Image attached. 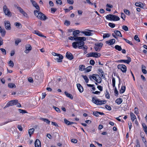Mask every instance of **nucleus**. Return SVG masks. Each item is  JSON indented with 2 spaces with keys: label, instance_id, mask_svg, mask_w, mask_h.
Masks as SVG:
<instances>
[{
  "label": "nucleus",
  "instance_id": "obj_61",
  "mask_svg": "<svg viewBox=\"0 0 147 147\" xmlns=\"http://www.w3.org/2000/svg\"><path fill=\"white\" fill-rule=\"evenodd\" d=\"M56 2L57 4L61 5L62 4V2L61 0H56Z\"/></svg>",
  "mask_w": 147,
  "mask_h": 147
},
{
  "label": "nucleus",
  "instance_id": "obj_54",
  "mask_svg": "<svg viewBox=\"0 0 147 147\" xmlns=\"http://www.w3.org/2000/svg\"><path fill=\"white\" fill-rule=\"evenodd\" d=\"M16 26L18 28H20V26H21V24L20 23L18 22H16L15 23Z\"/></svg>",
  "mask_w": 147,
  "mask_h": 147
},
{
  "label": "nucleus",
  "instance_id": "obj_18",
  "mask_svg": "<svg viewBox=\"0 0 147 147\" xmlns=\"http://www.w3.org/2000/svg\"><path fill=\"white\" fill-rule=\"evenodd\" d=\"M77 88L79 92L82 93L84 91V89L82 86L80 84H77Z\"/></svg>",
  "mask_w": 147,
  "mask_h": 147
},
{
  "label": "nucleus",
  "instance_id": "obj_33",
  "mask_svg": "<svg viewBox=\"0 0 147 147\" xmlns=\"http://www.w3.org/2000/svg\"><path fill=\"white\" fill-rule=\"evenodd\" d=\"M0 32L2 35L4 36L5 34V31L4 29H2L0 26Z\"/></svg>",
  "mask_w": 147,
  "mask_h": 147
},
{
  "label": "nucleus",
  "instance_id": "obj_12",
  "mask_svg": "<svg viewBox=\"0 0 147 147\" xmlns=\"http://www.w3.org/2000/svg\"><path fill=\"white\" fill-rule=\"evenodd\" d=\"M127 58L128 59L127 60L121 59L119 60L118 61V62L120 63H126L127 64H129L131 61V59L129 57H127Z\"/></svg>",
  "mask_w": 147,
  "mask_h": 147
},
{
  "label": "nucleus",
  "instance_id": "obj_26",
  "mask_svg": "<svg viewBox=\"0 0 147 147\" xmlns=\"http://www.w3.org/2000/svg\"><path fill=\"white\" fill-rule=\"evenodd\" d=\"M115 102L117 104L120 105L122 102V100L121 98H119L116 100Z\"/></svg>",
  "mask_w": 147,
  "mask_h": 147
},
{
  "label": "nucleus",
  "instance_id": "obj_13",
  "mask_svg": "<svg viewBox=\"0 0 147 147\" xmlns=\"http://www.w3.org/2000/svg\"><path fill=\"white\" fill-rule=\"evenodd\" d=\"M5 26L6 29L8 30H9L11 29L10 24L9 22L8 21H5L4 22Z\"/></svg>",
  "mask_w": 147,
  "mask_h": 147
},
{
  "label": "nucleus",
  "instance_id": "obj_43",
  "mask_svg": "<svg viewBox=\"0 0 147 147\" xmlns=\"http://www.w3.org/2000/svg\"><path fill=\"white\" fill-rule=\"evenodd\" d=\"M105 107L107 109L109 110H111V107L109 105H105Z\"/></svg>",
  "mask_w": 147,
  "mask_h": 147
},
{
  "label": "nucleus",
  "instance_id": "obj_19",
  "mask_svg": "<svg viewBox=\"0 0 147 147\" xmlns=\"http://www.w3.org/2000/svg\"><path fill=\"white\" fill-rule=\"evenodd\" d=\"M58 55H59L57 56V57L55 58V59L58 62H61L62 61V59L63 58V57L61 54Z\"/></svg>",
  "mask_w": 147,
  "mask_h": 147
},
{
  "label": "nucleus",
  "instance_id": "obj_35",
  "mask_svg": "<svg viewBox=\"0 0 147 147\" xmlns=\"http://www.w3.org/2000/svg\"><path fill=\"white\" fill-rule=\"evenodd\" d=\"M82 77L84 79V80H85L86 83H88V82L89 80L88 77L86 76L82 75Z\"/></svg>",
  "mask_w": 147,
  "mask_h": 147
},
{
  "label": "nucleus",
  "instance_id": "obj_20",
  "mask_svg": "<svg viewBox=\"0 0 147 147\" xmlns=\"http://www.w3.org/2000/svg\"><path fill=\"white\" fill-rule=\"evenodd\" d=\"M33 33L34 34H36L39 36L46 38V37L45 36L43 35L41 32L38 31L34 30L33 32Z\"/></svg>",
  "mask_w": 147,
  "mask_h": 147
},
{
  "label": "nucleus",
  "instance_id": "obj_9",
  "mask_svg": "<svg viewBox=\"0 0 147 147\" xmlns=\"http://www.w3.org/2000/svg\"><path fill=\"white\" fill-rule=\"evenodd\" d=\"M87 55H88V57H93L97 58L100 57L101 54L98 53L92 52L88 54Z\"/></svg>",
  "mask_w": 147,
  "mask_h": 147
},
{
  "label": "nucleus",
  "instance_id": "obj_3",
  "mask_svg": "<svg viewBox=\"0 0 147 147\" xmlns=\"http://www.w3.org/2000/svg\"><path fill=\"white\" fill-rule=\"evenodd\" d=\"M89 78L91 80H92V79L95 80L98 83L100 84L101 82L102 79L97 74H93L91 76H90Z\"/></svg>",
  "mask_w": 147,
  "mask_h": 147
},
{
  "label": "nucleus",
  "instance_id": "obj_57",
  "mask_svg": "<svg viewBox=\"0 0 147 147\" xmlns=\"http://www.w3.org/2000/svg\"><path fill=\"white\" fill-rule=\"evenodd\" d=\"M57 9L55 8H51V13H54L56 11Z\"/></svg>",
  "mask_w": 147,
  "mask_h": 147
},
{
  "label": "nucleus",
  "instance_id": "obj_50",
  "mask_svg": "<svg viewBox=\"0 0 147 147\" xmlns=\"http://www.w3.org/2000/svg\"><path fill=\"white\" fill-rule=\"evenodd\" d=\"M17 9L21 13H22L24 11L20 7H17Z\"/></svg>",
  "mask_w": 147,
  "mask_h": 147
},
{
  "label": "nucleus",
  "instance_id": "obj_11",
  "mask_svg": "<svg viewBox=\"0 0 147 147\" xmlns=\"http://www.w3.org/2000/svg\"><path fill=\"white\" fill-rule=\"evenodd\" d=\"M18 102V100H11L7 103L5 107H8L10 106L16 105L17 104Z\"/></svg>",
  "mask_w": 147,
  "mask_h": 147
},
{
  "label": "nucleus",
  "instance_id": "obj_7",
  "mask_svg": "<svg viewBox=\"0 0 147 147\" xmlns=\"http://www.w3.org/2000/svg\"><path fill=\"white\" fill-rule=\"evenodd\" d=\"M68 39L71 40H75L76 41L78 40L85 41L86 40V38L84 37H74L70 36L68 37Z\"/></svg>",
  "mask_w": 147,
  "mask_h": 147
},
{
  "label": "nucleus",
  "instance_id": "obj_34",
  "mask_svg": "<svg viewBox=\"0 0 147 147\" xmlns=\"http://www.w3.org/2000/svg\"><path fill=\"white\" fill-rule=\"evenodd\" d=\"M8 86L9 87L11 88H16V86L13 83H10L8 84Z\"/></svg>",
  "mask_w": 147,
  "mask_h": 147
},
{
  "label": "nucleus",
  "instance_id": "obj_41",
  "mask_svg": "<svg viewBox=\"0 0 147 147\" xmlns=\"http://www.w3.org/2000/svg\"><path fill=\"white\" fill-rule=\"evenodd\" d=\"M112 86L113 87H115V80L114 78H113L112 80Z\"/></svg>",
  "mask_w": 147,
  "mask_h": 147
},
{
  "label": "nucleus",
  "instance_id": "obj_10",
  "mask_svg": "<svg viewBox=\"0 0 147 147\" xmlns=\"http://www.w3.org/2000/svg\"><path fill=\"white\" fill-rule=\"evenodd\" d=\"M117 68L120 69L123 73H125L127 71L126 66L125 65L123 64L119 65L117 66Z\"/></svg>",
  "mask_w": 147,
  "mask_h": 147
},
{
  "label": "nucleus",
  "instance_id": "obj_48",
  "mask_svg": "<svg viewBox=\"0 0 147 147\" xmlns=\"http://www.w3.org/2000/svg\"><path fill=\"white\" fill-rule=\"evenodd\" d=\"M124 13L128 15H130V12L129 10L127 9H124Z\"/></svg>",
  "mask_w": 147,
  "mask_h": 147
},
{
  "label": "nucleus",
  "instance_id": "obj_44",
  "mask_svg": "<svg viewBox=\"0 0 147 147\" xmlns=\"http://www.w3.org/2000/svg\"><path fill=\"white\" fill-rule=\"evenodd\" d=\"M123 39L127 43H128L130 45H133V44L131 42L129 41L128 40H127L125 38H123Z\"/></svg>",
  "mask_w": 147,
  "mask_h": 147
},
{
  "label": "nucleus",
  "instance_id": "obj_40",
  "mask_svg": "<svg viewBox=\"0 0 147 147\" xmlns=\"http://www.w3.org/2000/svg\"><path fill=\"white\" fill-rule=\"evenodd\" d=\"M115 48L119 51H120L122 50V49L120 46L118 45H116L115 47Z\"/></svg>",
  "mask_w": 147,
  "mask_h": 147
},
{
  "label": "nucleus",
  "instance_id": "obj_56",
  "mask_svg": "<svg viewBox=\"0 0 147 147\" xmlns=\"http://www.w3.org/2000/svg\"><path fill=\"white\" fill-rule=\"evenodd\" d=\"M105 96L108 99L110 98L109 94V92L107 91L106 92V93H105Z\"/></svg>",
  "mask_w": 147,
  "mask_h": 147
},
{
  "label": "nucleus",
  "instance_id": "obj_58",
  "mask_svg": "<svg viewBox=\"0 0 147 147\" xmlns=\"http://www.w3.org/2000/svg\"><path fill=\"white\" fill-rule=\"evenodd\" d=\"M70 24V22L69 21H68L67 20H66L64 22V24L67 26H68Z\"/></svg>",
  "mask_w": 147,
  "mask_h": 147
},
{
  "label": "nucleus",
  "instance_id": "obj_14",
  "mask_svg": "<svg viewBox=\"0 0 147 147\" xmlns=\"http://www.w3.org/2000/svg\"><path fill=\"white\" fill-rule=\"evenodd\" d=\"M66 58L70 60H71L73 59L74 57L72 54L69 52H67L66 55Z\"/></svg>",
  "mask_w": 147,
  "mask_h": 147
},
{
  "label": "nucleus",
  "instance_id": "obj_46",
  "mask_svg": "<svg viewBox=\"0 0 147 147\" xmlns=\"http://www.w3.org/2000/svg\"><path fill=\"white\" fill-rule=\"evenodd\" d=\"M53 108L55 110V111L58 113H60L61 111L59 109L55 106L53 107Z\"/></svg>",
  "mask_w": 147,
  "mask_h": 147
},
{
  "label": "nucleus",
  "instance_id": "obj_17",
  "mask_svg": "<svg viewBox=\"0 0 147 147\" xmlns=\"http://www.w3.org/2000/svg\"><path fill=\"white\" fill-rule=\"evenodd\" d=\"M115 42V40L114 39H110L109 40L106 41V44L109 45H112L114 44Z\"/></svg>",
  "mask_w": 147,
  "mask_h": 147
},
{
  "label": "nucleus",
  "instance_id": "obj_31",
  "mask_svg": "<svg viewBox=\"0 0 147 147\" xmlns=\"http://www.w3.org/2000/svg\"><path fill=\"white\" fill-rule=\"evenodd\" d=\"M65 94L67 97H69L71 99H73V96L70 94L68 93L67 92H65Z\"/></svg>",
  "mask_w": 147,
  "mask_h": 147
},
{
  "label": "nucleus",
  "instance_id": "obj_51",
  "mask_svg": "<svg viewBox=\"0 0 147 147\" xmlns=\"http://www.w3.org/2000/svg\"><path fill=\"white\" fill-rule=\"evenodd\" d=\"M23 15L27 18H28V14L24 11L22 13Z\"/></svg>",
  "mask_w": 147,
  "mask_h": 147
},
{
  "label": "nucleus",
  "instance_id": "obj_59",
  "mask_svg": "<svg viewBox=\"0 0 147 147\" xmlns=\"http://www.w3.org/2000/svg\"><path fill=\"white\" fill-rule=\"evenodd\" d=\"M121 18L123 19V20H125V14L122 13L121 14Z\"/></svg>",
  "mask_w": 147,
  "mask_h": 147
},
{
  "label": "nucleus",
  "instance_id": "obj_42",
  "mask_svg": "<svg viewBox=\"0 0 147 147\" xmlns=\"http://www.w3.org/2000/svg\"><path fill=\"white\" fill-rule=\"evenodd\" d=\"M109 36L110 35L108 33L104 34L103 35V37L104 38H106L109 37Z\"/></svg>",
  "mask_w": 147,
  "mask_h": 147
},
{
  "label": "nucleus",
  "instance_id": "obj_16",
  "mask_svg": "<svg viewBox=\"0 0 147 147\" xmlns=\"http://www.w3.org/2000/svg\"><path fill=\"white\" fill-rule=\"evenodd\" d=\"M30 2L32 3L33 6L34 7L37 9L38 10H40L39 7L35 1L33 0H30Z\"/></svg>",
  "mask_w": 147,
  "mask_h": 147
},
{
  "label": "nucleus",
  "instance_id": "obj_22",
  "mask_svg": "<svg viewBox=\"0 0 147 147\" xmlns=\"http://www.w3.org/2000/svg\"><path fill=\"white\" fill-rule=\"evenodd\" d=\"M135 5L137 6L138 7L141 8H143L144 7V5L143 3L140 2H137L135 3Z\"/></svg>",
  "mask_w": 147,
  "mask_h": 147
},
{
  "label": "nucleus",
  "instance_id": "obj_39",
  "mask_svg": "<svg viewBox=\"0 0 147 147\" xmlns=\"http://www.w3.org/2000/svg\"><path fill=\"white\" fill-rule=\"evenodd\" d=\"M34 129L33 128L30 129L28 131V133L30 136H31L32 134L34 131Z\"/></svg>",
  "mask_w": 147,
  "mask_h": 147
},
{
  "label": "nucleus",
  "instance_id": "obj_15",
  "mask_svg": "<svg viewBox=\"0 0 147 147\" xmlns=\"http://www.w3.org/2000/svg\"><path fill=\"white\" fill-rule=\"evenodd\" d=\"M32 47L30 45H27L26 46V50L24 51V52L26 53H28L32 50Z\"/></svg>",
  "mask_w": 147,
  "mask_h": 147
},
{
  "label": "nucleus",
  "instance_id": "obj_38",
  "mask_svg": "<svg viewBox=\"0 0 147 147\" xmlns=\"http://www.w3.org/2000/svg\"><path fill=\"white\" fill-rule=\"evenodd\" d=\"M92 66H89L87 67L86 68V72H88L90 71L92 68Z\"/></svg>",
  "mask_w": 147,
  "mask_h": 147
},
{
  "label": "nucleus",
  "instance_id": "obj_29",
  "mask_svg": "<svg viewBox=\"0 0 147 147\" xmlns=\"http://www.w3.org/2000/svg\"><path fill=\"white\" fill-rule=\"evenodd\" d=\"M79 69L81 71H83L85 69V66L83 65H80L79 67Z\"/></svg>",
  "mask_w": 147,
  "mask_h": 147
},
{
  "label": "nucleus",
  "instance_id": "obj_37",
  "mask_svg": "<svg viewBox=\"0 0 147 147\" xmlns=\"http://www.w3.org/2000/svg\"><path fill=\"white\" fill-rule=\"evenodd\" d=\"M142 125L144 132H145L147 131V126L145 123H143Z\"/></svg>",
  "mask_w": 147,
  "mask_h": 147
},
{
  "label": "nucleus",
  "instance_id": "obj_21",
  "mask_svg": "<svg viewBox=\"0 0 147 147\" xmlns=\"http://www.w3.org/2000/svg\"><path fill=\"white\" fill-rule=\"evenodd\" d=\"M35 147H41V142L39 140L37 139L35 141Z\"/></svg>",
  "mask_w": 147,
  "mask_h": 147
},
{
  "label": "nucleus",
  "instance_id": "obj_63",
  "mask_svg": "<svg viewBox=\"0 0 147 147\" xmlns=\"http://www.w3.org/2000/svg\"><path fill=\"white\" fill-rule=\"evenodd\" d=\"M78 140L76 139H73L71 140V142L74 143H76L77 142Z\"/></svg>",
  "mask_w": 147,
  "mask_h": 147
},
{
  "label": "nucleus",
  "instance_id": "obj_55",
  "mask_svg": "<svg viewBox=\"0 0 147 147\" xmlns=\"http://www.w3.org/2000/svg\"><path fill=\"white\" fill-rule=\"evenodd\" d=\"M134 113L136 115H138L139 113V112L138 111V108L136 107L135 108Z\"/></svg>",
  "mask_w": 147,
  "mask_h": 147
},
{
  "label": "nucleus",
  "instance_id": "obj_27",
  "mask_svg": "<svg viewBox=\"0 0 147 147\" xmlns=\"http://www.w3.org/2000/svg\"><path fill=\"white\" fill-rule=\"evenodd\" d=\"M126 89V87L125 86H122L120 90V93H123L125 91Z\"/></svg>",
  "mask_w": 147,
  "mask_h": 147
},
{
  "label": "nucleus",
  "instance_id": "obj_49",
  "mask_svg": "<svg viewBox=\"0 0 147 147\" xmlns=\"http://www.w3.org/2000/svg\"><path fill=\"white\" fill-rule=\"evenodd\" d=\"M0 50H1L3 54H6V51L5 49L3 48H0Z\"/></svg>",
  "mask_w": 147,
  "mask_h": 147
},
{
  "label": "nucleus",
  "instance_id": "obj_36",
  "mask_svg": "<svg viewBox=\"0 0 147 147\" xmlns=\"http://www.w3.org/2000/svg\"><path fill=\"white\" fill-rule=\"evenodd\" d=\"M8 63L9 64V66L10 67H13L14 66V63L11 60L10 61L8 62Z\"/></svg>",
  "mask_w": 147,
  "mask_h": 147
},
{
  "label": "nucleus",
  "instance_id": "obj_52",
  "mask_svg": "<svg viewBox=\"0 0 147 147\" xmlns=\"http://www.w3.org/2000/svg\"><path fill=\"white\" fill-rule=\"evenodd\" d=\"M101 113V112L97 111L94 112L93 114L96 116L98 117V116L99 113Z\"/></svg>",
  "mask_w": 147,
  "mask_h": 147
},
{
  "label": "nucleus",
  "instance_id": "obj_4",
  "mask_svg": "<svg viewBox=\"0 0 147 147\" xmlns=\"http://www.w3.org/2000/svg\"><path fill=\"white\" fill-rule=\"evenodd\" d=\"M92 101L93 102L97 105H101L106 103V101L105 100H102L94 97L92 98Z\"/></svg>",
  "mask_w": 147,
  "mask_h": 147
},
{
  "label": "nucleus",
  "instance_id": "obj_5",
  "mask_svg": "<svg viewBox=\"0 0 147 147\" xmlns=\"http://www.w3.org/2000/svg\"><path fill=\"white\" fill-rule=\"evenodd\" d=\"M106 18L107 19L109 20H112L114 21H117L120 20V18L118 16L112 14L108 15L106 16Z\"/></svg>",
  "mask_w": 147,
  "mask_h": 147
},
{
  "label": "nucleus",
  "instance_id": "obj_1",
  "mask_svg": "<svg viewBox=\"0 0 147 147\" xmlns=\"http://www.w3.org/2000/svg\"><path fill=\"white\" fill-rule=\"evenodd\" d=\"M84 41L78 40L76 42H74L72 44V47L74 49H76L77 47L80 49H87V47L84 46Z\"/></svg>",
  "mask_w": 147,
  "mask_h": 147
},
{
  "label": "nucleus",
  "instance_id": "obj_24",
  "mask_svg": "<svg viewBox=\"0 0 147 147\" xmlns=\"http://www.w3.org/2000/svg\"><path fill=\"white\" fill-rule=\"evenodd\" d=\"M80 32V31L79 30H75L73 32V35L74 37H77V36Z\"/></svg>",
  "mask_w": 147,
  "mask_h": 147
},
{
  "label": "nucleus",
  "instance_id": "obj_64",
  "mask_svg": "<svg viewBox=\"0 0 147 147\" xmlns=\"http://www.w3.org/2000/svg\"><path fill=\"white\" fill-rule=\"evenodd\" d=\"M97 88L100 91H102L103 90L102 87L100 86H97Z\"/></svg>",
  "mask_w": 147,
  "mask_h": 147
},
{
  "label": "nucleus",
  "instance_id": "obj_62",
  "mask_svg": "<svg viewBox=\"0 0 147 147\" xmlns=\"http://www.w3.org/2000/svg\"><path fill=\"white\" fill-rule=\"evenodd\" d=\"M19 111L20 113H26V111L25 110H22L21 109H19L18 110Z\"/></svg>",
  "mask_w": 147,
  "mask_h": 147
},
{
  "label": "nucleus",
  "instance_id": "obj_47",
  "mask_svg": "<svg viewBox=\"0 0 147 147\" xmlns=\"http://www.w3.org/2000/svg\"><path fill=\"white\" fill-rule=\"evenodd\" d=\"M109 26L111 28H113L115 27V24L112 23H109Z\"/></svg>",
  "mask_w": 147,
  "mask_h": 147
},
{
  "label": "nucleus",
  "instance_id": "obj_25",
  "mask_svg": "<svg viewBox=\"0 0 147 147\" xmlns=\"http://www.w3.org/2000/svg\"><path fill=\"white\" fill-rule=\"evenodd\" d=\"M130 116L132 121H133L135 119H136V117L135 115L132 113H130Z\"/></svg>",
  "mask_w": 147,
  "mask_h": 147
},
{
  "label": "nucleus",
  "instance_id": "obj_8",
  "mask_svg": "<svg viewBox=\"0 0 147 147\" xmlns=\"http://www.w3.org/2000/svg\"><path fill=\"white\" fill-rule=\"evenodd\" d=\"M3 11L5 15L9 17L11 16V13L6 5H4L3 6Z\"/></svg>",
  "mask_w": 147,
  "mask_h": 147
},
{
  "label": "nucleus",
  "instance_id": "obj_30",
  "mask_svg": "<svg viewBox=\"0 0 147 147\" xmlns=\"http://www.w3.org/2000/svg\"><path fill=\"white\" fill-rule=\"evenodd\" d=\"M115 34L116 35L120 36L121 37H122V35H121V32L118 30L115 31L114 32Z\"/></svg>",
  "mask_w": 147,
  "mask_h": 147
},
{
  "label": "nucleus",
  "instance_id": "obj_53",
  "mask_svg": "<svg viewBox=\"0 0 147 147\" xmlns=\"http://www.w3.org/2000/svg\"><path fill=\"white\" fill-rule=\"evenodd\" d=\"M122 29L125 31L128 30V28L126 26H123L122 27Z\"/></svg>",
  "mask_w": 147,
  "mask_h": 147
},
{
  "label": "nucleus",
  "instance_id": "obj_60",
  "mask_svg": "<svg viewBox=\"0 0 147 147\" xmlns=\"http://www.w3.org/2000/svg\"><path fill=\"white\" fill-rule=\"evenodd\" d=\"M67 2L69 4H73L74 2L73 0H67Z\"/></svg>",
  "mask_w": 147,
  "mask_h": 147
},
{
  "label": "nucleus",
  "instance_id": "obj_6",
  "mask_svg": "<svg viewBox=\"0 0 147 147\" xmlns=\"http://www.w3.org/2000/svg\"><path fill=\"white\" fill-rule=\"evenodd\" d=\"M103 45V44L101 42H97L95 44L94 48L96 51H99L101 49Z\"/></svg>",
  "mask_w": 147,
  "mask_h": 147
},
{
  "label": "nucleus",
  "instance_id": "obj_28",
  "mask_svg": "<svg viewBox=\"0 0 147 147\" xmlns=\"http://www.w3.org/2000/svg\"><path fill=\"white\" fill-rule=\"evenodd\" d=\"M41 119L48 124L50 123V121L47 119L42 118Z\"/></svg>",
  "mask_w": 147,
  "mask_h": 147
},
{
  "label": "nucleus",
  "instance_id": "obj_45",
  "mask_svg": "<svg viewBox=\"0 0 147 147\" xmlns=\"http://www.w3.org/2000/svg\"><path fill=\"white\" fill-rule=\"evenodd\" d=\"M134 38L135 40L137 41L138 42H140V40L138 38V36L137 35H136L134 36Z\"/></svg>",
  "mask_w": 147,
  "mask_h": 147
},
{
  "label": "nucleus",
  "instance_id": "obj_32",
  "mask_svg": "<svg viewBox=\"0 0 147 147\" xmlns=\"http://www.w3.org/2000/svg\"><path fill=\"white\" fill-rule=\"evenodd\" d=\"M64 122L68 125H72L73 124V122H70L66 119H64Z\"/></svg>",
  "mask_w": 147,
  "mask_h": 147
},
{
  "label": "nucleus",
  "instance_id": "obj_23",
  "mask_svg": "<svg viewBox=\"0 0 147 147\" xmlns=\"http://www.w3.org/2000/svg\"><path fill=\"white\" fill-rule=\"evenodd\" d=\"M81 33L87 36H92L93 35V33H91L90 32L82 31L81 32Z\"/></svg>",
  "mask_w": 147,
  "mask_h": 147
},
{
  "label": "nucleus",
  "instance_id": "obj_2",
  "mask_svg": "<svg viewBox=\"0 0 147 147\" xmlns=\"http://www.w3.org/2000/svg\"><path fill=\"white\" fill-rule=\"evenodd\" d=\"M39 10H34V13L37 18L41 20H45L47 19V17L42 13L40 12Z\"/></svg>",
  "mask_w": 147,
  "mask_h": 147
}]
</instances>
